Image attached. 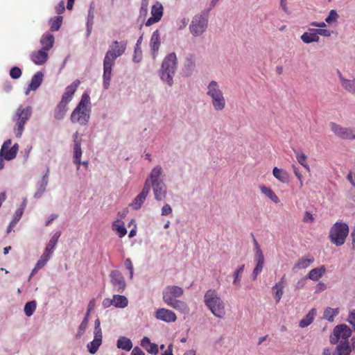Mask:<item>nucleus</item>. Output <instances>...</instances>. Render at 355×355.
Wrapping results in <instances>:
<instances>
[{
	"mask_svg": "<svg viewBox=\"0 0 355 355\" xmlns=\"http://www.w3.org/2000/svg\"><path fill=\"white\" fill-rule=\"evenodd\" d=\"M151 15L146 22V26H150L161 19L163 15V6L159 2H157L152 6Z\"/></svg>",
	"mask_w": 355,
	"mask_h": 355,
	"instance_id": "nucleus-17",
	"label": "nucleus"
},
{
	"mask_svg": "<svg viewBox=\"0 0 355 355\" xmlns=\"http://www.w3.org/2000/svg\"><path fill=\"white\" fill-rule=\"evenodd\" d=\"M349 233V227L345 223L336 222L330 229L329 239L334 244L340 246L344 244Z\"/></svg>",
	"mask_w": 355,
	"mask_h": 355,
	"instance_id": "nucleus-8",
	"label": "nucleus"
},
{
	"mask_svg": "<svg viewBox=\"0 0 355 355\" xmlns=\"http://www.w3.org/2000/svg\"><path fill=\"white\" fill-rule=\"evenodd\" d=\"M347 321L352 325H354L355 323V309L352 310L348 315Z\"/></svg>",
	"mask_w": 355,
	"mask_h": 355,
	"instance_id": "nucleus-63",
	"label": "nucleus"
},
{
	"mask_svg": "<svg viewBox=\"0 0 355 355\" xmlns=\"http://www.w3.org/2000/svg\"><path fill=\"white\" fill-rule=\"evenodd\" d=\"M132 343L130 339L125 336L119 337L116 341V347L121 349L130 351L132 348Z\"/></svg>",
	"mask_w": 355,
	"mask_h": 355,
	"instance_id": "nucleus-36",
	"label": "nucleus"
},
{
	"mask_svg": "<svg viewBox=\"0 0 355 355\" xmlns=\"http://www.w3.org/2000/svg\"><path fill=\"white\" fill-rule=\"evenodd\" d=\"M113 306L118 309H124L128 304V298L125 295H113L112 296Z\"/></svg>",
	"mask_w": 355,
	"mask_h": 355,
	"instance_id": "nucleus-30",
	"label": "nucleus"
},
{
	"mask_svg": "<svg viewBox=\"0 0 355 355\" xmlns=\"http://www.w3.org/2000/svg\"><path fill=\"white\" fill-rule=\"evenodd\" d=\"M150 191L145 187H143L141 192L133 199L130 204V207L134 210L139 209L144 205Z\"/></svg>",
	"mask_w": 355,
	"mask_h": 355,
	"instance_id": "nucleus-20",
	"label": "nucleus"
},
{
	"mask_svg": "<svg viewBox=\"0 0 355 355\" xmlns=\"http://www.w3.org/2000/svg\"><path fill=\"white\" fill-rule=\"evenodd\" d=\"M152 189L155 200L161 202L166 198L167 186L166 184L152 187Z\"/></svg>",
	"mask_w": 355,
	"mask_h": 355,
	"instance_id": "nucleus-25",
	"label": "nucleus"
},
{
	"mask_svg": "<svg viewBox=\"0 0 355 355\" xmlns=\"http://www.w3.org/2000/svg\"><path fill=\"white\" fill-rule=\"evenodd\" d=\"M61 235L60 231H57L55 232V234L53 235V236L51 238L50 241H49L48 244L46 245L44 251L53 254L54 248L55 245L58 243V239Z\"/></svg>",
	"mask_w": 355,
	"mask_h": 355,
	"instance_id": "nucleus-35",
	"label": "nucleus"
},
{
	"mask_svg": "<svg viewBox=\"0 0 355 355\" xmlns=\"http://www.w3.org/2000/svg\"><path fill=\"white\" fill-rule=\"evenodd\" d=\"M260 191L265 196L268 198L271 201L277 204L280 202L279 198L275 194V193L269 187L266 186H261Z\"/></svg>",
	"mask_w": 355,
	"mask_h": 355,
	"instance_id": "nucleus-38",
	"label": "nucleus"
},
{
	"mask_svg": "<svg viewBox=\"0 0 355 355\" xmlns=\"http://www.w3.org/2000/svg\"><path fill=\"white\" fill-rule=\"evenodd\" d=\"M94 334L103 335L99 319H96L94 322Z\"/></svg>",
	"mask_w": 355,
	"mask_h": 355,
	"instance_id": "nucleus-61",
	"label": "nucleus"
},
{
	"mask_svg": "<svg viewBox=\"0 0 355 355\" xmlns=\"http://www.w3.org/2000/svg\"><path fill=\"white\" fill-rule=\"evenodd\" d=\"M124 265L126 269L129 271L130 279H132L133 278L134 275V268L131 260L129 258L126 259L124 261Z\"/></svg>",
	"mask_w": 355,
	"mask_h": 355,
	"instance_id": "nucleus-55",
	"label": "nucleus"
},
{
	"mask_svg": "<svg viewBox=\"0 0 355 355\" xmlns=\"http://www.w3.org/2000/svg\"><path fill=\"white\" fill-rule=\"evenodd\" d=\"M82 154L81 143L73 144V159L74 164L76 165L77 170L80 168Z\"/></svg>",
	"mask_w": 355,
	"mask_h": 355,
	"instance_id": "nucleus-32",
	"label": "nucleus"
},
{
	"mask_svg": "<svg viewBox=\"0 0 355 355\" xmlns=\"http://www.w3.org/2000/svg\"><path fill=\"white\" fill-rule=\"evenodd\" d=\"M325 272V267L322 266L319 268H315L311 270L308 274V278L313 281H318L320 279Z\"/></svg>",
	"mask_w": 355,
	"mask_h": 355,
	"instance_id": "nucleus-37",
	"label": "nucleus"
},
{
	"mask_svg": "<svg viewBox=\"0 0 355 355\" xmlns=\"http://www.w3.org/2000/svg\"><path fill=\"white\" fill-rule=\"evenodd\" d=\"M9 74L12 79H18L21 77L22 72L19 67H13L10 69Z\"/></svg>",
	"mask_w": 355,
	"mask_h": 355,
	"instance_id": "nucleus-54",
	"label": "nucleus"
},
{
	"mask_svg": "<svg viewBox=\"0 0 355 355\" xmlns=\"http://www.w3.org/2000/svg\"><path fill=\"white\" fill-rule=\"evenodd\" d=\"M23 213H24L23 208H18L16 210L12 220H13L14 223H18L19 220L21 219Z\"/></svg>",
	"mask_w": 355,
	"mask_h": 355,
	"instance_id": "nucleus-59",
	"label": "nucleus"
},
{
	"mask_svg": "<svg viewBox=\"0 0 355 355\" xmlns=\"http://www.w3.org/2000/svg\"><path fill=\"white\" fill-rule=\"evenodd\" d=\"M125 49V42H119L118 41H114L105 53L103 59V87L105 89H107L110 87L112 68L114 66L115 60L124 53Z\"/></svg>",
	"mask_w": 355,
	"mask_h": 355,
	"instance_id": "nucleus-1",
	"label": "nucleus"
},
{
	"mask_svg": "<svg viewBox=\"0 0 355 355\" xmlns=\"http://www.w3.org/2000/svg\"><path fill=\"white\" fill-rule=\"evenodd\" d=\"M173 211V209L170 205L164 204L161 209V215L163 216L170 215Z\"/></svg>",
	"mask_w": 355,
	"mask_h": 355,
	"instance_id": "nucleus-58",
	"label": "nucleus"
},
{
	"mask_svg": "<svg viewBox=\"0 0 355 355\" xmlns=\"http://www.w3.org/2000/svg\"><path fill=\"white\" fill-rule=\"evenodd\" d=\"M40 42L42 45L41 49L49 52L53 46L55 37L51 33H45L42 35Z\"/></svg>",
	"mask_w": 355,
	"mask_h": 355,
	"instance_id": "nucleus-26",
	"label": "nucleus"
},
{
	"mask_svg": "<svg viewBox=\"0 0 355 355\" xmlns=\"http://www.w3.org/2000/svg\"><path fill=\"white\" fill-rule=\"evenodd\" d=\"M32 114V109L30 106L24 107L20 105L16 110L15 114L12 116L13 121L15 125L13 128V132L15 136L20 138L24 130L25 124L29 120Z\"/></svg>",
	"mask_w": 355,
	"mask_h": 355,
	"instance_id": "nucleus-7",
	"label": "nucleus"
},
{
	"mask_svg": "<svg viewBox=\"0 0 355 355\" xmlns=\"http://www.w3.org/2000/svg\"><path fill=\"white\" fill-rule=\"evenodd\" d=\"M244 268H245V265L242 264V265L239 266L234 272L233 284L237 288H240V286H241L240 275L243 272Z\"/></svg>",
	"mask_w": 355,
	"mask_h": 355,
	"instance_id": "nucleus-45",
	"label": "nucleus"
},
{
	"mask_svg": "<svg viewBox=\"0 0 355 355\" xmlns=\"http://www.w3.org/2000/svg\"><path fill=\"white\" fill-rule=\"evenodd\" d=\"M48 58L49 52L42 49L33 51L31 54V60L36 65L44 64L47 61Z\"/></svg>",
	"mask_w": 355,
	"mask_h": 355,
	"instance_id": "nucleus-21",
	"label": "nucleus"
},
{
	"mask_svg": "<svg viewBox=\"0 0 355 355\" xmlns=\"http://www.w3.org/2000/svg\"><path fill=\"white\" fill-rule=\"evenodd\" d=\"M80 84V80H76L65 88L60 101L54 110L53 116L56 120L60 121L65 117L68 111V104L73 99V95Z\"/></svg>",
	"mask_w": 355,
	"mask_h": 355,
	"instance_id": "nucleus-6",
	"label": "nucleus"
},
{
	"mask_svg": "<svg viewBox=\"0 0 355 355\" xmlns=\"http://www.w3.org/2000/svg\"><path fill=\"white\" fill-rule=\"evenodd\" d=\"M300 39L304 44H308L313 42H319L320 36L317 35L315 28H309L307 31L304 32L300 36Z\"/></svg>",
	"mask_w": 355,
	"mask_h": 355,
	"instance_id": "nucleus-24",
	"label": "nucleus"
},
{
	"mask_svg": "<svg viewBox=\"0 0 355 355\" xmlns=\"http://www.w3.org/2000/svg\"><path fill=\"white\" fill-rule=\"evenodd\" d=\"M316 315V309L313 308L306 315L305 318L302 319L299 322V326L301 328H305L310 325L314 320Z\"/></svg>",
	"mask_w": 355,
	"mask_h": 355,
	"instance_id": "nucleus-33",
	"label": "nucleus"
},
{
	"mask_svg": "<svg viewBox=\"0 0 355 355\" xmlns=\"http://www.w3.org/2000/svg\"><path fill=\"white\" fill-rule=\"evenodd\" d=\"M65 10L64 8V1L61 0L59 3L55 7V10L58 14L62 13Z\"/></svg>",
	"mask_w": 355,
	"mask_h": 355,
	"instance_id": "nucleus-62",
	"label": "nucleus"
},
{
	"mask_svg": "<svg viewBox=\"0 0 355 355\" xmlns=\"http://www.w3.org/2000/svg\"><path fill=\"white\" fill-rule=\"evenodd\" d=\"M351 329L346 324H339L334 327L330 336V343L338 344L339 342H349L348 339L352 336Z\"/></svg>",
	"mask_w": 355,
	"mask_h": 355,
	"instance_id": "nucleus-11",
	"label": "nucleus"
},
{
	"mask_svg": "<svg viewBox=\"0 0 355 355\" xmlns=\"http://www.w3.org/2000/svg\"><path fill=\"white\" fill-rule=\"evenodd\" d=\"M303 221L307 223H312L314 221V217L310 211H305Z\"/></svg>",
	"mask_w": 355,
	"mask_h": 355,
	"instance_id": "nucleus-60",
	"label": "nucleus"
},
{
	"mask_svg": "<svg viewBox=\"0 0 355 355\" xmlns=\"http://www.w3.org/2000/svg\"><path fill=\"white\" fill-rule=\"evenodd\" d=\"M143 40V35H141L139 39L137 41L135 47V51H134V56L132 58V60L135 63H139L141 62L142 59V52L140 48V44Z\"/></svg>",
	"mask_w": 355,
	"mask_h": 355,
	"instance_id": "nucleus-41",
	"label": "nucleus"
},
{
	"mask_svg": "<svg viewBox=\"0 0 355 355\" xmlns=\"http://www.w3.org/2000/svg\"><path fill=\"white\" fill-rule=\"evenodd\" d=\"M184 294V291L181 287L178 286H168L164 288L162 291V299L164 302L169 306L175 301L178 300L177 298L182 297Z\"/></svg>",
	"mask_w": 355,
	"mask_h": 355,
	"instance_id": "nucleus-12",
	"label": "nucleus"
},
{
	"mask_svg": "<svg viewBox=\"0 0 355 355\" xmlns=\"http://www.w3.org/2000/svg\"><path fill=\"white\" fill-rule=\"evenodd\" d=\"M155 317L157 320L166 323L174 322L177 320L175 313L168 309L160 308L155 311Z\"/></svg>",
	"mask_w": 355,
	"mask_h": 355,
	"instance_id": "nucleus-15",
	"label": "nucleus"
},
{
	"mask_svg": "<svg viewBox=\"0 0 355 355\" xmlns=\"http://www.w3.org/2000/svg\"><path fill=\"white\" fill-rule=\"evenodd\" d=\"M178 69V58L175 53H171L163 59L158 75L161 81L172 87L174 83V76Z\"/></svg>",
	"mask_w": 355,
	"mask_h": 355,
	"instance_id": "nucleus-3",
	"label": "nucleus"
},
{
	"mask_svg": "<svg viewBox=\"0 0 355 355\" xmlns=\"http://www.w3.org/2000/svg\"><path fill=\"white\" fill-rule=\"evenodd\" d=\"M286 284V276L284 275L279 282H277L272 287V295L276 301L277 303H278L283 295H284V288L285 287Z\"/></svg>",
	"mask_w": 355,
	"mask_h": 355,
	"instance_id": "nucleus-22",
	"label": "nucleus"
},
{
	"mask_svg": "<svg viewBox=\"0 0 355 355\" xmlns=\"http://www.w3.org/2000/svg\"><path fill=\"white\" fill-rule=\"evenodd\" d=\"M338 313V309H332L330 307L327 308L323 314L324 319L332 322L334 317Z\"/></svg>",
	"mask_w": 355,
	"mask_h": 355,
	"instance_id": "nucleus-46",
	"label": "nucleus"
},
{
	"mask_svg": "<svg viewBox=\"0 0 355 355\" xmlns=\"http://www.w3.org/2000/svg\"><path fill=\"white\" fill-rule=\"evenodd\" d=\"M204 302L207 309L217 318L223 319L226 315L225 303L214 289H209L204 295Z\"/></svg>",
	"mask_w": 355,
	"mask_h": 355,
	"instance_id": "nucleus-5",
	"label": "nucleus"
},
{
	"mask_svg": "<svg viewBox=\"0 0 355 355\" xmlns=\"http://www.w3.org/2000/svg\"><path fill=\"white\" fill-rule=\"evenodd\" d=\"M37 304L35 301H31L27 302L24 306V313L26 316H31L36 309Z\"/></svg>",
	"mask_w": 355,
	"mask_h": 355,
	"instance_id": "nucleus-50",
	"label": "nucleus"
},
{
	"mask_svg": "<svg viewBox=\"0 0 355 355\" xmlns=\"http://www.w3.org/2000/svg\"><path fill=\"white\" fill-rule=\"evenodd\" d=\"M272 175L282 183H287L289 180L288 173L284 169L274 167L272 169Z\"/></svg>",
	"mask_w": 355,
	"mask_h": 355,
	"instance_id": "nucleus-29",
	"label": "nucleus"
},
{
	"mask_svg": "<svg viewBox=\"0 0 355 355\" xmlns=\"http://www.w3.org/2000/svg\"><path fill=\"white\" fill-rule=\"evenodd\" d=\"M339 15L336 10H331L325 18V22L329 26L336 25L338 23Z\"/></svg>",
	"mask_w": 355,
	"mask_h": 355,
	"instance_id": "nucleus-43",
	"label": "nucleus"
},
{
	"mask_svg": "<svg viewBox=\"0 0 355 355\" xmlns=\"http://www.w3.org/2000/svg\"><path fill=\"white\" fill-rule=\"evenodd\" d=\"M149 0H141L139 18L144 20L148 15Z\"/></svg>",
	"mask_w": 355,
	"mask_h": 355,
	"instance_id": "nucleus-49",
	"label": "nucleus"
},
{
	"mask_svg": "<svg viewBox=\"0 0 355 355\" xmlns=\"http://www.w3.org/2000/svg\"><path fill=\"white\" fill-rule=\"evenodd\" d=\"M206 96L214 111L221 112L225 108L226 99L222 87L218 81L211 80L207 83Z\"/></svg>",
	"mask_w": 355,
	"mask_h": 355,
	"instance_id": "nucleus-4",
	"label": "nucleus"
},
{
	"mask_svg": "<svg viewBox=\"0 0 355 355\" xmlns=\"http://www.w3.org/2000/svg\"><path fill=\"white\" fill-rule=\"evenodd\" d=\"M43 77L44 74L42 71H37L33 76L29 84L32 91H35L40 87L42 83Z\"/></svg>",
	"mask_w": 355,
	"mask_h": 355,
	"instance_id": "nucleus-34",
	"label": "nucleus"
},
{
	"mask_svg": "<svg viewBox=\"0 0 355 355\" xmlns=\"http://www.w3.org/2000/svg\"><path fill=\"white\" fill-rule=\"evenodd\" d=\"M52 254L44 251L36 264L37 268H43L48 262Z\"/></svg>",
	"mask_w": 355,
	"mask_h": 355,
	"instance_id": "nucleus-51",
	"label": "nucleus"
},
{
	"mask_svg": "<svg viewBox=\"0 0 355 355\" xmlns=\"http://www.w3.org/2000/svg\"><path fill=\"white\" fill-rule=\"evenodd\" d=\"M103 335L94 334V339L87 345V349L92 354H94L102 344Z\"/></svg>",
	"mask_w": 355,
	"mask_h": 355,
	"instance_id": "nucleus-28",
	"label": "nucleus"
},
{
	"mask_svg": "<svg viewBox=\"0 0 355 355\" xmlns=\"http://www.w3.org/2000/svg\"><path fill=\"white\" fill-rule=\"evenodd\" d=\"M49 169L47 168L46 171L43 175L41 180H40L36 184V191L34 193L35 198H40L46 191V188L49 183Z\"/></svg>",
	"mask_w": 355,
	"mask_h": 355,
	"instance_id": "nucleus-19",
	"label": "nucleus"
},
{
	"mask_svg": "<svg viewBox=\"0 0 355 355\" xmlns=\"http://www.w3.org/2000/svg\"><path fill=\"white\" fill-rule=\"evenodd\" d=\"M164 180L165 175L162 167L160 165H156L150 171L144 187L150 191L152 187L165 184Z\"/></svg>",
	"mask_w": 355,
	"mask_h": 355,
	"instance_id": "nucleus-10",
	"label": "nucleus"
},
{
	"mask_svg": "<svg viewBox=\"0 0 355 355\" xmlns=\"http://www.w3.org/2000/svg\"><path fill=\"white\" fill-rule=\"evenodd\" d=\"M102 306L105 309H107V308L110 307L111 306H113L112 297V298L106 297V298L103 299V300L102 302Z\"/></svg>",
	"mask_w": 355,
	"mask_h": 355,
	"instance_id": "nucleus-64",
	"label": "nucleus"
},
{
	"mask_svg": "<svg viewBox=\"0 0 355 355\" xmlns=\"http://www.w3.org/2000/svg\"><path fill=\"white\" fill-rule=\"evenodd\" d=\"M141 346L150 354L156 355L159 352L158 345L151 343L148 337H144L141 339Z\"/></svg>",
	"mask_w": 355,
	"mask_h": 355,
	"instance_id": "nucleus-27",
	"label": "nucleus"
},
{
	"mask_svg": "<svg viewBox=\"0 0 355 355\" xmlns=\"http://www.w3.org/2000/svg\"><path fill=\"white\" fill-rule=\"evenodd\" d=\"M318 36L329 37L331 35V31L326 28H315Z\"/></svg>",
	"mask_w": 355,
	"mask_h": 355,
	"instance_id": "nucleus-57",
	"label": "nucleus"
},
{
	"mask_svg": "<svg viewBox=\"0 0 355 355\" xmlns=\"http://www.w3.org/2000/svg\"><path fill=\"white\" fill-rule=\"evenodd\" d=\"M91 112L92 103L89 94L87 92H84L80 101L71 113L70 120L72 123H78L85 126L89 121Z\"/></svg>",
	"mask_w": 355,
	"mask_h": 355,
	"instance_id": "nucleus-2",
	"label": "nucleus"
},
{
	"mask_svg": "<svg viewBox=\"0 0 355 355\" xmlns=\"http://www.w3.org/2000/svg\"><path fill=\"white\" fill-rule=\"evenodd\" d=\"M254 261L256 263L264 265L265 259L262 250L255 239H254Z\"/></svg>",
	"mask_w": 355,
	"mask_h": 355,
	"instance_id": "nucleus-40",
	"label": "nucleus"
},
{
	"mask_svg": "<svg viewBox=\"0 0 355 355\" xmlns=\"http://www.w3.org/2000/svg\"><path fill=\"white\" fill-rule=\"evenodd\" d=\"M295 153L298 163L304 166L306 171H310V166L306 163V155L302 152H295Z\"/></svg>",
	"mask_w": 355,
	"mask_h": 355,
	"instance_id": "nucleus-48",
	"label": "nucleus"
},
{
	"mask_svg": "<svg viewBox=\"0 0 355 355\" xmlns=\"http://www.w3.org/2000/svg\"><path fill=\"white\" fill-rule=\"evenodd\" d=\"M208 26V17L204 14L196 15L189 25V31L194 37L202 35Z\"/></svg>",
	"mask_w": 355,
	"mask_h": 355,
	"instance_id": "nucleus-9",
	"label": "nucleus"
},
{
	"mask_svg": "<svg viewBox=\"0 0 355 355\" xmlns=\"http://www.w3.org/2000/svg\"><path fill=\"white\" fill-rule=\"evenodd\" d=\"M89 319L87 318H84L78 327L76 337L80 338L85 332L87 325H88Z\"/></svg>",
	"mask_w": 355,
	"mask_h": 355,
	"instance_id": "nucleus-52",
	"label": "nucleus"
},
{
	"mask_svg": "<svg viewBox=\"0 0 355 355\" xmlns=\"http://www.w3.org/2000/svg\"><path fill=\"white\" fill-rule=\"evenodd\" d=\"M12 144L11 139H7L5 141L1 148H4L3 152V157L5 160L10 161L15 159L17 156V153L19 149V146L17 144H14L11 148H10Z\"/></svg>",
	"mask_w": 355,
	"mask_h": 355,
	"instance_id": "nucleus-16",
	"label": "nucleus"
},
{
	"mask_svg": "<svg viewBox=\"0 0 355 355\" xmlns=\"http://www.w3.org/2000/svg\"><path fill=\"white\" fill-rule=\"evenodd\" d=\"M329 128L338 137L343 139H355V129L354 128H344L334 122L329 123Z\"/></svg>",
	"mask_w": 355,
	"mask_h": 355,
	"instance_id": "nucleus-13",
	"label": "nucleus"
},
{
	"mask_svg": "<svg viewBox=\"0 0 355 355\" xmlns=\"http://www.w3.org/2000/svg\"><path fill=\"white\" fill-rule=\"evenodd\" d=\"M94 3H91L89 9L88 10L87 20L86 26H92L94 24Z\"/></svg>",
	"mask_w": 355,
	"mask_h": 355,
	"instance_id": "nucleus-53",
	"label": "nucleus"
},
{
	"mask_svg": "<svg viewBox=\"0 0 355 355\" xmlns=\"http://www.w3.org/2000/svg\"><path fill=\"white\" fill-rule=\"evenodd\" d=\"M263 264L256 263V266L252 271V278L253 280H256L257 278V276L261 272L263 268Z\"/></svg>",
	"mask_w": 355,
	"mask_h": 355,
	"instance_id": "nucleus-56",
	"label": "nucleus"
},
{
	"mask_svg": "<svg viewBox=\"0 0 355 355\" xmlns=\"http://www.w3.org/2000/svg\"><path fill=\"white\" fill-rule=\"evenodd\" d=\"M110 278L114 291L118 293H123L126 287V283L121 272L119 270L111 271Z\"/></svg>",
	"mask_w": 355,
	"mask_h": 355,
	"instance_id": "nucleus-14",
	"label": "nucleus"
},
{
	"mask_svg": "<svg viewBox=\"0 0 355 355\" xmlns=\"http://www.w3.org/2000/svg\"><path fill=\"white\" fill-rule=\"evenodd\" d=\"M112 229L115 230L119 237H123L127 234V230L122 221L117 220L112 224Z\"/></svg>",
	"mask_w": 355,
	"mask_h": 355,
	"instance_id": "nucleus-44",
	"label": "nucleus"
},
{
	"mask_svg": "<svg viewBox=\"0 0 355 355\" xmlns=\"http://www.w3.org/2000/svg\"><path fill=\"white\" fill-rule=\"evenodd\" d=\"M62 17L58 16L54 19H51L50 23V28L51 31H57L60 28V26L62 24Z\"/></svg>",
	"mask_w": 355,
	"mask_h": 355,
	"instance_id": "nucleus-47",
	"label": "nucleus"
},
{
	"mask_svg": "<svg viewBox=\"0 0 355 355\" xmlns=\"http://www.w3.org/2000/svg\"><path fill=\"white\" fill-rule=\"evenodd\" d=\"M314 259L313 258H304L302 257L294 265L293 270H298L302 269H305L308 268L313 262Z\"/></svg>",
	"mask_w": 355,
	"mask_h": 355,
	"instance_id": "nucleus-39",
	"label": "nucleus"
},
{
	"mask_svg": "<svg viewBox=\"0 0 355 355\" xmlns=\"http://www.w3.org/2000/svg\"><path fill=\"white\" fill-rule=\"evenodd\" d=\"M338 355H350L352 347L349 342H341L336 347Z\"/></svg>",
	"mask_w": 355,
	"mask_h": 355,
	"instance_id": "nucleus-42",
	"label": "nucleus"
},
{
	"mask_svg": "<svg viewBox=\"0 0 355 355\" xmlns=\"http://www.w3.org/2000/svg\"><path fill=\"white\" fill-rule=\"evenodd\" d=\"M168 306L177 310L182 314H188L190 311L188 304L185 302L180 300L175 301Z\"/></svg>",
	"mask_w": 355,
	"mask_h": 355,
	"instance_id": "nucleus-31",
	"label": "nucleus"
},
{
	"mask_svg": "<svg viewBox=\"0 0 355 355\" xmlns=\"http://www.w3.org/2000/svg\"><path fill=\"white\" fill-rule=\"evenodd\" d=\"M338 78L342 87L347 92L355 94V78H346L340 72H338Z\"/></svg>",
	"mask_w": 355,
	"mask_h": 355,
	"instance_id": "nucleus-23",
	"label": "nucleus"
},
{
	"mask_svg": "<svg viewBox=\"0 0 355 355\" xmlns=\"http://www.w3.org/2000/svg\"><path fill=\"white\" fill-rule=\"evenodd\" d=\"M160 45V33L159 30H155L152 33L149 42L150 52L153 60H155L158 55Z\"/></svg>",
	"mask_w": 355,
	"mask_h": 355,
	"instance_id": "nucleus-18",
	"label": "nucleus"
}]
</instances>
